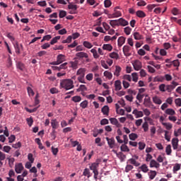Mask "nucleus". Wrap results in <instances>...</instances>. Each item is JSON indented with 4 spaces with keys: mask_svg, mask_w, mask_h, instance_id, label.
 <instances>
[{
    "mask_svg": "<svg viewBox=\"0 0 181 181\" xmlns=\"http://www.w3.org/2000/svg\"><path fill=\"white\" fill-rule=\"evenodd\" d=\"M60 87L64 88L65 90H71L74 88V82L71 79H62L60 81Z\"/></svg>",
    "mask_w": 181,
    "mask_h": 181,
    "instance_id": "1",
    "label": "nucleus"
},
{
    "mask_svg": "<svg viewBox=\"0 0 181 181\" xmlns=\"http://www.w3.org/2000/svg\"><path fill=\"white\" fill-rule=\"evenodd\" d=\"M86 68H81L77 71L76 76H79L78 77V81H79V83H86L84 82V76H86Z\"/></svg>",
    "mask_w": 181,
    "mask_h": 181,
    "instance_id": "2",
    "label": "nucleus"
},
{
    "mask_svg": "<svg viewBox=\"0 0 181 181\" xmlns=\"http://www.w3.org/2000/svg\"><path fill=\"white\" fill-rule=\"evenodd\" d=\"M63 62H66V56L62 54H59L57 57V61L50 62L49 64L51 66H59V64H62Z\"/></svg>",
    "mask_w": 181,
    "mask_h": 181,
    "instance_id": "3",
    "label": "nucleus"
},
{
    "mask_svg": "<svg viewBox=\"0 0 181 181\" xmlns=\"http://www.w3.org/2000/svg\"><path fill=\"white\" fill-rule=\"evenodd\" d=\"M133 158H130L127 160V163H129L130 165H134V166L138 167L141 165V163L136 161V160L139 159V157L136 155L134 156Z\"/></svg>",
    "mask_w": 181,
    "mask_h": 181,
    "instance_id": "4",
    "label": "nucleus"
},
{
    "mask_svg": "<svg viewBox=\"0 0 181 181\" xmlns=\"http://www.w3.org/2000/svg\"><path fill=\"white\" fill-rule=\"evenodd\" d=\"M100 162H101V159H97L95 163H93L89 167L90 170H93V172H95L98 170V166H100Z\"/></svg>",
    "mask_w": 181,
    "mask_h": 181,
    "instance_id": "5",
    "label": "nucleus"
},
{
    "mask_svg": "<svg viewBox=\"0 0 181 181\" xmlns=\"http://www.w3.org/2000/svg\"><path fill=\"white\" fill-rule=\"evenodd\" d=\"M179 86V83H177V82L175 81H173L172 82V85H166V91H168V93H172V91H173V90H175V88H176V86Z\"/></svg>",
    "mask_w": 181,
    "mask_h": 181,
    "instance_id": "6",
    "label": "nucleus"
},
{
    "mask_svg": "<svg viewBox=\"0 0 181 181\" xmlns=\"http://www.w3.org/2000/svg\"><path fill=\"white\" fill-rule=\"evenodd\" d=\"M132 65L134 66V70H136V71L142 69V62H141V61L139 60H135Z\"/></svg>",
    "mask_w": 181,
    "mask_h": 181,
    "instance_id": "7",
    "label": "nucleus"
},
{
    "mask_svg": "<svg viewBox=\"0 0 181 181\" xmlns=\"http://www.w3.org/2000/svg\"><path fill=\"white\" fill-rule=\"evenodd\" d=\"M67 62L62 64L59 66H52V70H57V71H60V70H66L67 69Z\"/></svg>",
    "mask_w": 181,
    "mask_h": 181,
    "instance_id": "8",
    "label": "nucleus"
},
{
    "mask_svg": "<svg viewBox=\"0 0 181 181\" xmlns=\"http://www.w3.org/2000/svg\"><path fill=\"white\" fill-rule=\"evenodd\" d=\"M76 57L77 59H78V60H81V59H88V54L83 52H80L76 54Z\"/></svg>",
    "mask_w": 181,
    "mask_h": 181,
    "instance_id": "9",
    "label": "nucleus"
},
{
    "mask_svg": "<svg viewBox=\"0 0 181 181\" xmlns=\"http://www.w3.org/2000/svg\"><path fill=\"white\" fill-rule=\"evenodd\" d=\"M69 4L68 8L71 10L69 11V13L74 15V13H76V11H77V5H74L70 2H69Z\"/></svg>",
    "mask_w": 181,
    "mask_h": 181,
    "instance_id": "10",
    "label": "nucleus"
},
{
    "mask_svg": "<svg viewBox=\"0 0 181 181\" xmlns=\"http://www.w3.org/2000/svg\"><path fill=\"white\" fill-rule=\"evenodd\" d=\"M168 115H170V117L176 115V112L175 111V110H173L172 108H168L165 110L164 117L166 118V117H168Z\"/></svg>",
    "mask_w": 181,
    "mask_h": 181,
    "instance_id": "11",
    "label": "nucleus"
},
{
    "mask_svg": "<svg viewBox=\"0 0 181 181\" xmlns=\"http://www.w3.org/2000/svg\"><path fill=\"white\" fill-rule=\"evenodd\" d=\"M14 49L16 54H21V50H23V45H22V44L19 45V43L16 42L14 45Z\"/></svg>",
    "mask_w": 181,
    "mask_h": 181,
    "instance_id": "12",
    "label": "nucleus"
},
{
    "mask_svg": "<svg viewBox=\"0 0 181 181\" xmlns=\"http://www.w3.org/2000/svg\"><path fill=\"white\" fill-rule=\"evenodd\" d=\"M106 141H107L110 148H114V146H115V139L114 138L110 139L108 137H106Z\"/></svg>",
    "mask_w": 181,
    "mask_h": 181,
    "instance_id": "13",
    "label": "nucleus"
},
{
    "mask_svg": "<svg viewBox=\"0 0 181 181\" xmlns=\"http://www.w3.org/2000/svg\"><path fill=\"white\" fill-rule=\"evenodd\" d=\"M156 175H158V172H156V170H151L148 173V175L150 180H153V179H155V177H156Z\"/></svg>",
    "mask_w": 181,
    "mask_h": 181,
    "instance_id": "14",
    "label": "nucleus"
},
{
    "mask_svg": "<svg viewBox=\"0 0 181 181\" xmlns=\"http://www.w3.org/2000/svg\"><path fill=\"white\" fill-rule=\"evenodd\" d=\"M131 50V47L128 45H124L123 47V53L124 56H131V54H129V52Z\"/></svg>",
    "mask_w": 181,
    "mask_h": 181,
    "instance_id": "15",
    "label": "nucleus"
},
{
    "mask_svg": "<svg viewBox=\"0 0 181 181\" xmlns=\"http://www.w3.org/2000/svg\"><path fill=\"white\" fill-rule=\"evenodd\" d=\"M172 146L174 150L177 149V146H179V139L173 138L172 139Z\"/></svg>",
    "mask_w": 181,
    "mask_h": 181,
    "instance_id": "16",
    "label": "nucleus"
},
{
    "mask_svg": "<svg viewBox=\"0 0 181 181\" xmlns=\"http://www.w3.org/2000/svg\"><path fill=\"white\" fill-rule=\"evenodd\" d=\"M160 167V164L159 163H157L155 160H151L150 161V168H156V169L159 168Z\"/></svg>",
    "mask_w": 181,
    "mask_h": 181,
    "instance_id": "17",
    "label": "nucleus"
},
{
    "mask_svg": "<svg viewBox=\"0 0 181 181\" xmlns=\"http://www.w3.org/2000/svg\"><path fill=\"white\" fill-rule=\"evenodd\" d=\"M51 126L52 127V129H57L59 128V122H57V119H52L51 120Z\"/></svg>",
    "mask_w": 181,
    "mask_h": 181,
    "instance_id": "18",
    "label": "nucleus"
},
{
    "mask_svg": "<svg viewBox=\"0 0 181 181\" xmlns=\"http://www.w3.org/2000/svg\"><path fill=\"white\" fill-rule=\"evenodd\" d=\"M23 170V165L22 163L16 164L15 166V171L16 173H21Z\"/></svg>",
    "mask_w": 181,
    "mask_h": 181,
    "instance_id": "19",
    "label": "nucleus"
},
{
    "mask_svg": "<svg viewBox=\"0 0 181 181\" xmlns=\"http://www.w3.org/2000/svg\"><path fill=\"white\" fill-rule=\"evenodd\" d=\"M125 37H119L117 40V45L119 47H122V45L125 43Z\"/></svg>",
    "mask_w": 181,
    "mask_h": 181,
    "instance_id": "20",
    "label": "nucleus"
},
{
    "mask_svg": "<svg viewBox=\"0 0 181 181\" xmlns=\"http://www.w3.org/2000/svg\"><path fill=\"white\" fill-rule=\"evenodd\" d=\"M115 152L116 153L117 158H119V159H120V160H122V162H124V160H125L127 156H125L124 154V153H122V152L117 153V151H115Z\"/></svg>",
    "mask_w": 181,
    "mask_h": 181,
    "instance_id": "21",
    "label": "nucleus"
},
{
    "mask_svg": "<svg viewBox=\"0 0 181 181\" xmlns=\"http://www.w3.org/2000/svg\"><path fill=\"white\" fill-rule=\"evenodd\" d=\"M115 87L116 91H119V90H121V88H122V86H121V81H119V80L115 81Z\"/></svg>",
    "mask_w": 181,
    "mask_h": 181,
    "instance_id": "22",
    "label": "nucleus"
},
{
    "mask_svg": "<svg viewBox=\"0 0 181 181\" xmlns=\"http://www.w3.org/2000/svg\"><path fill=\"white\" fill-rule=\"evenodd\" d=\"M101 111L103 115H108V114H110V107L108 105H105L103 107H102Z\"/></svg>",
    "mask_w": 181,
    "mask_h": 181,
    "instance_id": "23",
    "label": "nucleus"
},
{
    "mask_svg": "<svg viewBox=\"0 0 181 181\" xmlns=\"http://www.w3.org/2000/svg\"><path fill=\"white\" fill-rule=\"evenodd\" d=\"M139 169H141V172H143L144 173H148V172H149V168H148V165H146V164H143L141 165Z\"/></svg>",
    "mask_w": 181,
    "mask_h": 181,
    "instance_id": "24",
    "label": "nucleus"
},
{
    "mask_svg": "<svg viewBox=\"0 0 181 181\" xmlns=\"http://www.w3.org/2000/svg\"><path fill=\"white\" fill-rule=\"evenodd\" d=\"M128 21L122 18H119V26H127Z\"/></svg>",
    "mask_w": 181,
    "mask_h": 181,
    "instance_id": "25",
    "label": "nucleus"
},
{
    "mask_svg": "<svg viewBox=\"0 0 181 181\" xmlns=\"http://www.w3.org/2000/svg\"><path fill=\"white\" fill-rule=\"evenodd\" d=\"M133 36H134L135 40H141V39H144V36H142V35H141L138 32L134 33Z\"/></svg>",
    "mask_w": 181,
    "mask_h": 181,
    "instance_id": "26",
    "label": "nucleus"
},
{
    "mask_svg": "<svg viewBox=\"0 0 181 181\" xmlns=\"http://www.w3.org/2000/svg\"><path fill=\"white\" fill-rule=\"evenodd\" d=\"M103 50H107L108 52H111L112 50V45L111 44H104L103 45Z\"/></svg>",
    "mask_w": 181,
    "mask_h": 181,
    "instance_id": "27",
    "label": "nucleus"
},
{
    "mask_svg": "<svg viewBox=\"0 0 181 181\" xmlns=\"http://www.w3.org/2000/svg\"><path fill=\"white\" fill-rule=\"evenodd\" d=\"M153 103H154V104L160 105V104H162V100H160V98H159L158 96H154L153 97Z\"/></svg>",
    "mask_w": 181,
    "mask_h": 181,
    "instance_id": "28",
    "label": "nucleus"
},
{
    "mask_svg": "<svg viewBox=\"0 0 181 181\" xmlns=\"http://www.w3.org/2000/svg\"><path fill=\"white\" fill-rule=\"evenodd\" d=\"M110 25H111L113 28H115V26H119V19L118 20H110Z\"/></svg>",
    "mask_w": 181,
    "mask_h": 181,
    "instance_id": "29",
    "label": "nucleus"
},
{
    "mask_svg": "<svg viewBox=\"0 0 181 181\" xmlns=\"http://www.w3.org/2000/svg\"><path fill=\"white\" fill-rule=\"evenodd\" d=\"M136 16L138 18H145L146 16V14L143 11L139 10L136 12Z\"/></svg>",
    "mask_w": 181,
    "mask_h": 181,
    "instance_id": "30",
    "label": "nucleus"
},
{
    "mask_svg": "<svg viewBox=\"0 0 181 181\" xmlns=\"http://www.w3.org/2000/svg\"><path fill=\"white\" fill-rule=\"evenodd\" d=\"M162 125L163 127H165V129H168V131H170V129H172L173 128V125H172L171 123H168V122H161Z\"/></svg>",
    "mask_w": 181,
    "mask_h": 181,
    "instance_id": "31",
    "label": "nucleus"
},
{
    "mask_svg": "<svg viewBox=\"0 0 181 181\" xmlns=\"http://www.w3.org/2000/svg\"><path fill=\"white\" fill-rule=\"evenodd\" d=\"M180 169H181V164L175 163V165L173 166V173H176V172L180 170Z\"/></svg>",
    "mask_w": 181,
    "mask_h": 181,
    "instance_id": "32",
    "label": "nucleus"
},
{
    "mask_svg": "<svg viewBox=\"0 0 181 181\" xmlns=\"http://www.w3.org/2000/svg\"><path fill=\"white\" fill-rule=\"evenodd\" d=\"M90 52H92L94 59H98L100 57V54H98V52H97V49H95V48L90 49Z\"/></svg>",
    "mask_w": 181,
    "mask_h": 181,
    "instance_id": "33",
    "label": "nucleus"
},
{
    "mask_svg": "<svg viewBox=\"0 0 181 181\" xmlns=\"http://www.w3.org/2000/svg\"><path fill=\"white\" fill-rule=\"evenodd\" d=\"M17 69H19L21 71H23L25 70V64L23 63L18 62L16 64Z\"/></svg>",
    "mask_w": 181,
    "mask_h": 181,
    "instance_id": "34",
    "label": "nucleus"
},
{
    "mask_svg": "<svg viewBox=\"0 0 181 181\" xmlns=\"http://www.w3.org/2000/svg\"><path fill=\"white\" fill-rule=\"evenodd\" d=\"M110 57L111 59H115V60H118L119 59V55H118V53L113 52L110 54Z\"/></svg>",
    "mask_w": 181,
    "mask_h": 181,
    "instance_id": "35",
    "label": "nucleus"
},
{
    "mask_svg": "<svg viewBox=\"0 0 181 181\" xmlns=\"http://www.w3.org/2000/svg\"><path fill=\"white\" fill-rule=\"evenodd\" d=\"M122 13H121V11L115 10V13L112 14V18H119V16H122Z\"/></svg>",
    "mask_w": 181,
    "mask_h": 181,
    "instance_id": "36",
    "label": "nucleus"
},
{
    "mask_svg": "<svg viewBox=\"0 0 181 181\" xmlns=\"http://www.w3.org/2000/svg\"><path fill=\"white\" fill-rule=\"evenodd\" d=\"M80 107H81V108L83 110H86V108L88 107V100H83L82 103H81Z\"/></svg>",
    "mask_w": 181,
    "mask_h": 181,
    "instance_id": "37",
    "label": "nucleus"
},
{
    "mask_svg": "<svg viewBox=\"0 0 181 181\" xmlns=\"http://www.w3.org/2000/svg\"><path fill=\"white\" fill-rule=\"evenodd\" d=\"M142 128H143L144 132H148V131H149V124H148V122H145L142 124Z\"/></svg>",
    "mask_w": 181,
    "mask_h": 181,
    "instance_id": "38",
    "label": "nucleus"
},
{
    "mask_svg": "<svg viewBox=\"0 0 181 181\" xmlns=\"http://www.w3.org/2000/svg\"><path fill=\"white\" fill-rule=\"evenodd\" d=\"M122 69L119 66H116L115 71L114 72V75L118 77L119 76V73H121Z\"/></svg>",
    "mask_w": 181,
    "mask_h": 181,
    "instance_id": "39",
    "label": "nucleus"
},
{
    "mask_svg": "<svg viewBox=\"0 0 181 181\" xmlns=\"http://www.w3.org/2000/svg\"><path fill=\"white\" fill-rule=\"evenodd\" d=\"M165 153L168 156L172 154V146H170V144H169L166 146Z\"/></svg>",
    "mask_w": 181,
    "mask_h": 181,
    "instance_id": "40",
    "label": "nucleus"
},
{
    "mask_svg": "<svg viewBox=\"0 0 181 181\" xmlns=\"http://www.w3.org/2000/svg\"><path fill=\"white\" fill-rule=\"evenodd\" d=\"M122 152H129V148L125 144H122L120 147Z\"/></svg>",
    "mask_w": 181,
    "mask_h": 181,
    "instance_id": "41",
    "label": "nucleus"
},
{
    "mask_svg": "<svg viewBox=\"0 0 181 181\" xmlns=\"http://www.w3.org/2000/svg\"><path fill=\"white\" fill-rule=\"evenodd\" d=\"M104 76L105 77H107V78H108L109 80H111L112 78V74H111V72L108 71H105L104 72Z\"/></svg>",
    "mask_w": 181,
    "mask_h": 181,
    "instance_id": "42",
    "label": "nucleus"
},
{
    "mask_svg": "<svg viewBox=\"0 0 181 181\" xmlns=\"http://www.w3.org/2000/svg\"><path fill=\"white\" fill-rule=\"evenodd\" d=\"M83 46L84 47H86V49H91V47H93V44H91L90 42L84 41Z\"/></svg>",
    "mask_w": 181,
    "mask_h": 181,
    "instance_id": "43",
    "label": "nucleus"
},
{
    "mask_svg": "<svg viewBox=\"0 0 181 181\" xmlns=\"http://www.w3.org/2000/svg\"><path fill=\"white\" fill-rule=\"evenodd\" d=\"M69 64H71L70 67L72 69H77V66H78V62L75 61V62H70Z\"/></svg>",
    "mask_w": 181,
    "mask_h": 181,
    "instance_id": "44",
    "label": "nucleus"
},
{
    "mask_svg": "<svg viewBox=\"0 0 181 181\" xmlns=\"http://www.w3.org/2000/svg\"><path fill=\"white\" fill-rule=\"evenodd\" d=\"M129 139H131V141H135V139H138V134H135V133H132L129 135Z\"/></svg>",
    "mask_w": 181,
    "mask_h": 181,
    "instance_id": "45",
    "label": "nucleus"
},
{
    "mask_svg": "<svg viewBox=\"0 0 181 181\" xmlns=\"http://www.w3.org/2000/svg\"><path fill=\"white\" fill-rule=\"evenodd\" d=\"M134 169V166L131 164L127 163L125 168V172L128 173V172H130V170H132Z\"/></svg>",
    "mask_w": 181,
    "mask_h": 181,
    "instance_id": "46",
    "label": "nucleus"
},
{
    "mask_svg": "<svg viewBox=\"0 0 181 181\" xmlns=\"http://www.w3.org/2000/svg\"><path fill=\"white\" fill-rule=\"evenodd\" d=\"M124 32L127 35H131V32H132V28H131V27H126L124 28Z\"/></svg>",
    "mask_w": 181,
    "mask_h": 181,
    "instance_id": "47",
    "label": "nucleus"
},
{
    "mask_svg": "<svg viewBox=\"0 0 181 181\" xmlns=\"http://www.w3.org/2000/svg\"><path fill=\"white\" fill-rule=\"evenodd\" d=\"M28 159L30 163H33V162H35V158H33V154L30 153L28 155Z\"/></svg>",
    "mask_w": 181,
    "mask_h": 181,
    "instance_id": "48",
    "label": "nucleus"
},
{
    "mask_svg": "<svg viewBox=\"0 0 181 181\" xmlns=\"http://www.w3.org/2000/svg\"><path fill=\"white\" fill-rule=\"evenodd\" d=\"M6 37L9 39L11 42H13L15 40V37L12 35V33H7L6 35Z\"/></svg>",
    "mask_w": 181,
    "mask_h": 181,
    "instance_id": "49",
    "label": "nucleus"
},
{
    "mask_svg": "<svg viewBox=\"0 0 181 181\" xmlns=\"http://www.w3.org/2000/svg\"><path fill=\"white\" fill-rule=\"evenodd\" d=\"M72 101H74V103H80V101H81V97L78 95L74 96L72 98Z\"/></svg>",
    "mask_w": 181,
    "mask_h": 181,
    "instance_id": "50",
    "label": "nucleus"
},
{
    "mask_svg": "<svg viewBox=\"0 0 181 181\" xmlns=\"http://www.w3.org/2000/svg\"><path fill=\"white\" fill-rule=\"evenodd\" d=\"M170 63H172L174 67H179V66H180V62H179V59L172 61Z\"/></svg>",
    "mask_w": 181,
    "mask_h": 181,
    "instance_id": "51",
    "label": "nucleus"
},
{
    "mask_svg": "<svg viewBox=\"0 0 181 181\" xmlns=\"http://www.w3.org/2000/svg\"><path fill=\"white\" fill-rule=\"evenodd\" d=\"M60 36H56L55 37H54L51 42H50V45H54V43H56L58 40H60Z\"/></svg>",
    "mask_w": 181,
    "mask_h": 181,
    "instance_id": "52",
    "label": "nucleus"
},
{
    "mask_svg": "<svg viewBox=\"0 0 181 181\" xmlns=\"http://www.w3.org/2000/svg\"><path fill=\"white\" fill-rule=\"evenodd\" d=\"M145 146H146V144H145V143L144 142H139V149L140 151H144V149H145Z\"/></svg>",
    "mask_w": 181,
    "mask_h": 181,
    "instance_id": "53",
    "label": "nucleus"
},
{
    "mask_svg": "<svg viewBox=\"0 0 181 181\" xmlns=\"http://www.w3.org/2000/svg\"><path fill=\"white\" fill-rule=\"evenodd\" d=\"M6 159V155L2 151H0V163H2L1 160H5Z\"/></svg>",
    "mask_w": 181,
    "mask_h": 181,
    "instance_id": "54",
    "label": "nucleus"
},
{
    "mask_svg": "<svg viewBox=\"0 0 181 181\" xmlns=\"http://www.w3.org/2000/svg\"><path fill=\"white\" fill-rule=\"evenodd\" d=\"M83 175V176H87V177H90V170L88 168H85Z\"/></svg>",
    "mask_w": 181,
    "mask_h": 181,
    "instance_id": "55",
    "label": "nucleus"
},
{
    "mask_svg": "<svg viewBox=\"0 0 181 181\" xmlns=\"http://www.w3.org/2000/svg\"><path fill=\"white\" fill-rule=\"evenodd\" d=\"M132 80L134 81V83H136L138 81V74L136 72L132 74Z\"/></svg>",
    "mask_w": 181,
    "mask_h": 181,
    "instance_id": "56",
    "label": "nucleus"
},
{
    "mask_svg": "<svg viewBox=\"0 0 181 181\" xmlns=\"http://www.w3.org/2000/svg\"><path fill=\"white\" fill-rule=\"evenodd\" d=\"M112 3H111L110 0H105L104 1V5H105V8H110V6H111Z\"/></svg>",
    "mask_w": 181,
    "mask_h": 181,
    "instance_id": "57",
    "label": "nucleus"
},
{
    "mask_svg": "<svg viewBox=\"0 0 181 181\" xmlns=\"http://www.w3.org/2000/svg\"><path fill=\"white\" fill-rule=\"evenodd\" d=\"M159 90L160 91L165 93V91H166V85H165L164 83L160 84L159 86Z\"/></svg>",
    "mask_w": 181,
    "mask_h": 181,
    "instance_id": "58",
    "label": "nucleus"
},
{
    "mask_svg": "<svg viewBox=\"0 0 181 181\" xmlns=\"http://www.w3.org/2000/svg\"><path fill=\"white\" fill-rule=\"evenodd\" d=\"M27 91L29 95H32V96L35 95V92L33 91V89H32V88L28 87Z\"/></svg>",
    "mask_w": 181,
    "mask_h": 181,
    "instance_id": "59",
    "label": "nucleus"
},
{
    "mask_svg": "<svg viewBox=\"0 0 181 181\" xmlns=\"http://www.w3.org/2000/svg\"><path fill=\"white\" fill-rule=\"evenodd\" d=\"M173 15H174L175 16H176V15H179V9H177V8L174 7L172 11H171Z\"/></svg>",
    "mask_w": 181,
    "mask_h": 181,
    "instance_id": "60",
    "label": "nucleus"
},
{
    "mask_svg": "<svg viewBox=\"0 0 181 181\" xmlns=\"http://www.w3.org/2000/svg\"><path fill=\"white\" fill-rule=\"evenodd\" d=\"M110 123L112 124V125H115L118 124V119L117 118L111 117L110 118Z\"/></svg>",
    "mask_w": 181,
    "mask_h": 181,
    "instance_id": "61",
    "label": "nucleus"
},
{
    "mask_svg": "<svg viewBox=\"0 0 181 181\" xmlns=\"http://www.w3.org/2000/svg\"><path fill=\"white\" fill-rule=\"evenodd\" d=\"M66 15H67V12H66V11L62 10L59 11V18H64V16H66Z\"/></svg>",
    "mask_w": 181,
    "mask_h": 181,
    "instance_id": "62",
    "label": "nucleus"
},
{
    "mask_svg": "<svg viewBox=\"0 0 181 181\" xmlns=\"http://www.w3.org/2000/svg\"><path fill=\"white\" fill-rule=\"evenodd\" d=\"M87 90V88L85 85H81L79 88L77 89V91H86Z\"/></svg>",
    "mask_w": 181,
    "mask_h": 181,
    "instance_id": "63",
    "label": "nucleus"
},
{
    "mask_svg": "<svg viewBox=\"0 0 181 181\" xmlns=\"http://www.w3.org/2000/svg\"><path fill=\"white\" fill-rule=\"evenodd\" d=\"M26 121L30 127H32V125H33V119L32 117L27 118Z\"/></svg>",
    "mask_w": 181,
    "mask_h": 181,
    "instance_id": "64",
    "label": "nucleus"
}]
</instances>
